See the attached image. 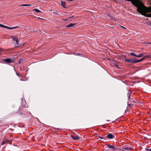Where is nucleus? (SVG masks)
<instances>
[{"mask_svg":"<svg viewBox=\"0 0 151 151\" xmlns=\"http://www.w3.org/2000/svg\"><path fill=\"white\" fill-rule=\"evenodd\" d=\"M132 3L133 4L137 7V11L139 13L145 17H151V14H147L144 11L142 6L139 3V0H132Z\"/></svg>","mask_w":151,"mask_h":151,"instance_id":"obj_1","label":"nucleus"},{"mask_svg":"<svg viewBox=\"0 0 151 151\" xmlns=\"http://www.w3.org/2000/svg\"><path fill=\"white\" fill-rule=\"evenodd\" d=\"M12 40L14 41V43L15 45H19V42L18 40V38L17 36H12Z\"/></svg>","mask_w":151,"mask_h":151,"instance_id":"obj_2","label":"nucleus"},{"mask_svg":"<svg viewBox=\"0 0 151 151\" xmlns=\"http://www.w3.org/2000/svg\"><path fill=\"white\" fill-rule=\"evenodd\" d=\"M106 145L107 146L108 148L109 149L112 150L113 151H114L115 150H119L118 148H117L115 146L110 145L108 144H107Z\"/></svg>","mask_w":151,"mask_h":151,"instance_id":"obj_3","label":"nucleus"},{"mask_svg":"<svg viewBox=\"0 0 151 151\" xmlns=\"http://www.w3.org/2000/svg\"><path fill=\"white\" fill-rule=\"evenodd\" d=\"M110 64L111 65L114 66L116 67L117 68H119L118 65V63L117 62L114 60H112L111 61Z\"/></svg>","mask_w":151,"mask_h":151,"instance_id":"obj_4","label":"nucleus"},{"mask_svg":"<svg viewBox=\"0 0 151 151\" xmlns=\"http://www.w3.org/2000/svg\"><path fill=\"white\" fill-rule=\"evenodd\" d=\"M126 62L132 63H136V59H127L125 60Z\"/></svg>","mask_w":151,"mask_h":151,"instance_id":"obj_5","label":"nucleus"},{"mask_svg":"<svg viewBox=\"0 0 151 151\" xmlns=\"http://www.w3.org/2000/svg\"><path fill=\"white\" fill-rule=\"evenodd\" d=\"M3 61L5 62L6 63H14V61L12 60L11 58H7L6 59H4Z\"/></svg>","mask_w":151,"mask_h":151,"instance_id":"obj_6","label":"nucleus"},{"mask_svg":"<svg viewBox=\"0 0 151 151\" xmlns=\"http://www.w3.org/2000/svg\"><path fill=\"white\" fill-rule=\"evenodd\" d=\"M115 137V136L114 135H113L111 134H108L106 137V138H107L108 139H112L114 138Z\"/></svg>","mask_w":151,"mask_h":151,"instance_id":"obj_7","label":"nucleus"},{"mask_svg":"<svg viewBox=\"0 0 151 151\" xmlns=\"http://www.w3.org/2000/svg\"><path fill=\"white\" fill-rule=\"evenodd\" d=\"M70 137L75 140H77L79 139V137L78 136H74L73 135H71Z\"/></svg>","mask_w":151,"mask_h":151,"instance_id":"obj_8","label":"nucleus"},{"mask_svg":"<svg viewBox=\"0 0 151 151\" xmlns=\"http://www.w3.org/2000/svg\"><path fill=\"white\" fill-rule=\"evenodd\" d=\"M146 11L148 12H151V7L147 8L146 9Z\"/></svg>","mask_w":151,"mask_h":151,"instance_id":"obj_9","label":"nucleus"},{"mask_svg":"<svg viewBox=\"0 0 151 151\" xmlns=\"http://www.w3.org/2000/svg\"><path fill=\"white\" fill-rule=\"evenodd\" d=\"M76 23L73 24V23H70L69 25L66 26V27H72L74 26L75 24H76Z\"/></svg>","mask_w":151,"mask_h":151,"instance_id":"obj_10","label":"nucleus"},{"mask_svg":"<svg viewBox=\"0 0 151 151\" xmlns=\"http://www.w3.org/2000/svg\"><path fill=\"white\" fill-rule=\"evenodd\" d=\"M129 92H130V91H129ZM132 93V92H129V93H128L127 94V97L128 98V99H129L130 96H131V94Z\"/></svg>","mask_w":151,"mask_h":151,"instance_id":"obj_11","label":"nucleus"},{"mask_svg":"<svg viewBox=\"0 0 151 151\" xmlns=\"http://www.w3.org/2000/svg\"><path fill=\"white\" fill-rule=\"evenodd\" d=\"M53 13L57 15H59L60 14L59 12H57L56 11L54 10L53 12Z\"/></svg>","mask_w":151,"mask_h":151,"instance_id":"obj_12","label":"nucleus"},{"mask_svg":"<svg viewBox=\"0 0 151 151\" xmlns=\"http://www.w3.org/2000/svg\"><path fill=\"white\" fill-rule=\"evenodd\" d=\"M61 4L63 7L65 8V2L61 1Z\"/></svg>","mask_w":151,"mask_h":151,"instance_id":"obj_13","label":"nucleus"},{"mask_svg":"<svg viewBox=\"0 0 151 151\" xmlns=\"http://www.w3.org/2000/svg\"><path fill=\"white\" fill-rule=\"evenodd\" d=\"M8 141H9V140H4L3 141V142H1V145H4V144H5V143L6 142H8Z\"/></svg>","mask_w":151,"mask_h":151,"instance_id":"obj_14","label":"nucleus"},{"mask_svg":"<svg viewBox=\"0 0 151 151\" xmlns=\"http://www.w3.org/2000/svg\"><path fill=\"white\" fill-rule=\"evenodd\" d=\"M145 57H144L143 58H142L140 60H137V59H136V63H138L139 62H140L143 60L144 59H145Z\"/></svg>","mask_w":151,"mask_h":151,"instance_id":"obj_15","label":"nucleus"},{"mask_svg":"<svg viewBox=\"0 0 151 151\" xmlns=\"http://www.w3.org/2000/svg\"><path fill=\"white\" fill-rule=\"evenodd\" d=\"M33 11H35L39 13V12H41V11H40V10H38L37 9H33Z\"/></svg>","mask_w":151,"mask_h":151,"instance_id":"obj_16","label":"nucleus"},{"mask_svg":"<svg viewBox=\"0 0 151 151\" xmlns=\"http://www.w3.org/2000/svg\"><path fill=\"white\" fill-rule=\"evenodd\" d=\"M23 59H19V64H22V61H23Z\"/></svg>","mask_w":151,"mask_h":151,"instance_id":"obj_17","label":"nucleus"},{"mask_svg":"<svg viewBox=\"0 0 151 151\" xmlns=\"http://www.w3.org/2000/svg\"><path fill=\"white\" fill-rule=\"evenodd\" d=\"M146 151H151V148L150 147H148V148H146L145 149Z\"/></svg>","mask_w":151,"mask_h":151,"instance_id":"obj_18","label":"nucleus"},{"mask_svg":"<svg viewBox=\"0 0 151 151\" xmlns=\"http://www.w3.org/2000/svg\"><path fill=\"white\" fill-rule=\"evenodd\" d=\"M143 56V54H140L138 55H137V57L138 58H140Z\"/></svg>","mask_w":151,"mask_h":151,"instance_id":"obj_19","label":"nucleus"},{"mask_svg":"<svg viewBox=\"0 0 151 151\" xmlns=\"http://www.w3.org/2000/svg\"><path fill=\"white\" fill-rule=\"evenodd\" d=\"M133 104H128V106L130 108L133 107Z\"/></svg>","mask_w":151,"mask_h":151,"instance_id":"obj_20","label":"nucleus"},{"mask_svg":"<svg viewBox=\"0 0 151 151\" xmlns=\"http://www.w3.org/2000/svg\"><path fill=\"white\" fill-rule=\"evenodd\" d=\"M131 148H129L128 147H125L123 148V151H124V150H127L128 151L130 150Z\"/></svg>","mask_w":151,"mask_h":151,"instance_id":"obj_21","label":"nucleus"},{"mask_svg":"<svg viewBox=\"0 0 151 151\" xmlns=\"http://www.w3.org/2000/svg\"><path fill=\"white\" fill-rule=\"evenodd\" d=\"M17 27H18V26H17V27H9L8 29H15V28H17Z\"/></svg>","mask_w":151,"mask_h":151,"instance_id":"obj_22","label":"nucleus"},{"mask_svg":"<svg viewBox=\"0 0 151 151\" xmlns=\"http://www.w3.org/2000/svg\"><path fill=\"white\" fill-rule=\"evenodd\" d=\"M32 6L30 4H24L23 5H20V6Z\"/></svg>","mask_w":151,"mask_h":151,"instance_id":"obj_23","label":"nucleus"},{"mask_svg":"<svg viewBox=\"0 0 151 151\" xmlns=\"http://www.w3.org/2000/svg\"><path fill=\"white\" fill-rule=\"evenodd\" d=\"M129 102H132V103H136V102L135 101L133 100L132 99V98H131V99H130L129 100Z\"/></svg>","mask_w":151,"mask_h":151,"instance_id":"obj_24","label":"nucleus"},{"mask_svg":"<svg viewBox=\"0 0 151 151\" xmlns=\"http://www.w3.org/2000/svg\"><path fill=\"white\" fill-rule=\"evenodd\" d=\"M130 55H132V56H135V57H137V55H135V54L134 53H133V52H131L130 53Z\"/></svg>","mask_w":151,"mask_h":151,"instance_id":"obj_25","label":"nucleus"},{"mask_svg":"<svg viewBox=\"0 0 151 151\" xmlns=\"http://www.w3.org/2000/svg\"><path fill=\"white\" fill-rule=\"evenodd\" d=\"M99 138L101 139H102L104 138H106V137H102L100 136L99 135Z\"/></svg>","mask_w":151,"mask_h":151,"instance_id":"obj_26","label":"nucleus"},{"mask_svg":"<svg viewBox=\"0 0 151 151\" xmlns=\"http://www.w3.org/2000/svg\"><path fill=\"white\" fill-rule=\"evenodd\" d=\"M145 57H150L151 58V55H146L145 56Z\"/></svg>","mask_w":151,"mask_h":151,"instance_id":"obj_27","label":"nucleus"},{"mask_svg":"<svg viewBox=\"0 0 151 151\" xmlns=\"http://www.w3.org/2000/svg\"><path fill=\"white\" fill-rule=\"evenodd\" d=\"M0 27H4V25L2 24H0Z\"/></svg>","mask_w":151,"mask_h":151,"instance_id":"obj_28","label":"nucleus"},{"mask_svg":"<svg viewBox=\"0 0 151 151\" xmlns=\"http://www.w3.org/2000/svg\"><path fill=\"white\" fill-rule=\"evenodd\" d=\"M74 16L73 15L71 17H69L68 18V19H70L74 17Z\"/></svg>","mask_w":151,"mask_h":151,"instance_id":"obj_29","label":"nucleus"},{"mask_svg":"<svg viewBox=\"0 0 151 151\" xmlns=\"http://www.w3.org/2000/svg\"><path fill=\"white\" fill-rule=\"evenodd\" d=\"M145 43H147V44H151V42H147Z\"/></svg>","mask_w":151,"mask_h":151,"instance_id":"obj_30","label":"nucleus"},{"mask_svg":"<svg viewBox=\"0 0 151 151\" xmlns=\"http://www.w3.org/2000/svg\"><path fill=\"white\" fill-rule=\"evenodd\" d=\"M8 27H7L6 26H4V28H6L8 29Z\"/></svg>","mask_w":151,"mask_h":151,"instance_id":"obj_31","label":"nucleus"},{"mask_svg":"<svg viewBox=\"0 0 151 151\" xmlns=\"http://www.w3.org/2000/svg\"><path fill=\"white\" fill-rule=\"evenodd\" d=\"M3 49L2 48H0V52L3 51Z\"/></svg>","mask_w":151,"mask_h":151,"instance_id":"obj_32","label":"nucleus"},{"mask_svg":"<svg viewBox=\"0 0 151 151\" xmlns=\"http://www.w3.org/2000/svg\"><path fill=\"white\" fill-rule=\"evenodd\" d=\"M16 75H17V76H19V73H16Z\"/></svg>","mask_w":151,"mask_h":151,"instance_id":"obj_33","label":"nucleus"},{"mask_svg":"<svg viewBox=\"0 0 151 151\" xmlns=\"http://www.w3.org/2000/svg\"><path fill=\"white\" fill-rule=\"evenodd\" d=\"M121 27H122V28H123L124 29H126V28L125 27H123V26H122Z\"/></svg>","mask_w":151,"mask_h":151,"instance_id":"obj_34","label":"nucleus"},{"mask_svg":"<svg viewBox=\"0 0 151 151\" xmlns=\"http://www.w3.org/2000/svg\"><path fill=\"white\" fill-rule=\"evenodd\" d=\"M20 47V46H16V47Z\"/></svg>","mask_w":151,"mask_h":151,"instance_id":"obj_35","label":"nucleus"},{"mask_svg":"<svg viewBox=\"0 0 151 151\" xmlns=\"http://www.w3.org/2000/svg\"><path fill=\"white\" fill-rule=\"evenodd\" d=\"M63 20L65 21H66L67 20V19H63Z\"/></svg>","mask_w":151,"mask_h":151,"instance_id":"obj_36","label":"nucleus"},{"mask_svg":"<svg viewBox=\"0 0 151 151\" xmlns=\"http://www.w3.org/2000/svg\"><path fill=\"white\" fill-rule=\"evenodd\" d=\"M107 121H108V122H109V121H110V120H107Z\"/></svg>","mask_w":151,"mask_h":151,"instance_id":"obj_37","label":"nucleus"},{"mask_svg":"<svg viewBox=\"0 0 151 151\" xmlns=\"http://www.w3.org/2000/svg\"><path fill=\"white\" fill-rule=\"evenodd\" d=\"M127 1H130L131 0H127Z\"/></svg>","mask_w":151,"mask_h":151,"instance_id":"obj_38","label":"nucleus"},{"mask_svg":"<svg viewBox=\"0 0 151 151\" xmlns=\"http://www.w3.org/2000/svg\"><path fill=\"white\" fill-rule=\"evenodd\" d=\"M76 54H77V55H79V54H78V53H76Z\"/></svg>","mask_w":151,"mask_h":151,"instance_id":"obj_39","label":"nucleus"}]
</instances>
